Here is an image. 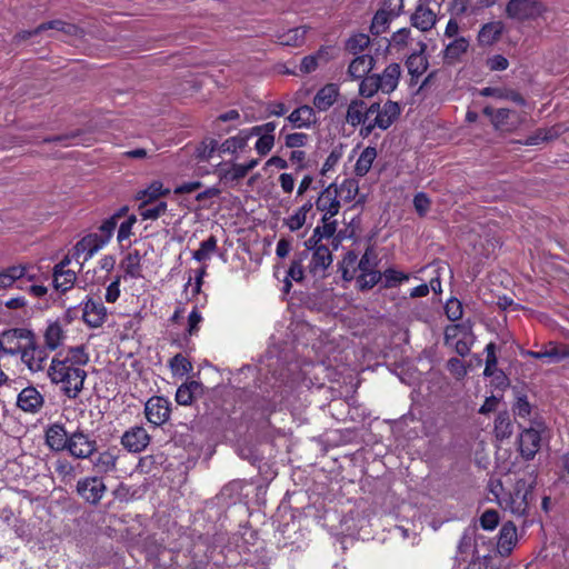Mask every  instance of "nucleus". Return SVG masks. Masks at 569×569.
<instances>
[{"label": "nucleus", "instance_id": "obj_1", "mask_svg": "<svg viewBox=\"0 0 569 569\" xmlns=\"http://www.w3.org/2000/svg\"><path fill=\"white\" fill-rule=\"evenodd\" d=\"M491 492L495 495L499 506L516 517H525L533 500V483L519 479L512 489L503 492L501 483L492 485Z\"/></svg>", "mask_w": 569, "mask_h": 569}, {"label": "nucleus", "instance_id": "obj_2", "mask_svg": "<svg viewBox=\"0 0 569 569\" xmlns=\"http://www.w3.org/2000/svg\"><path fill=\"white\" fill-rule=\"evenodd\" d=\"M49 376L54 383H61L62 390L69 398H76L83 387L86 373L82 369L73 367L68 358H53Z\"/></svg>", "mask_w": 569, "mask_h": 569}, {"label": "nucleus", "instance_id": "obj_3", "mask_svg": "<svg viewBox=\"0 0 569 569\" xmlns=\"http://www.w3.org/2000/svg\"><path fill=\"white\" fill-rule=\"evenodd\" d=\"M4 353L11 356H32L39 350L36 335L27 328H16L2 333Z\"/></svg>", "mask_w": 569, "mask_h": 569}, {"label": "nucleus", "instance_id": "obj_4", "mask_svg": "<svg viewBox=\"0 0 569 569\" xmlns=\"http://www.w3.org/2000/svg\"><path fill=\"white\" fill-rule=\"evenodd\" d=\"M485 351L487 356H496L497 352L506 355L521 353L522 356H569V349L567 347L552 341H550L543 350L523 352L522 348L511 338L499 346L490 342L486 346Z\"/></svg>", "mask_w": 569, "mask_h": 569}, {"label": "nucleus", "instance_id": "obj_5", "mask_svg": "<svg viewBox=\"0 0 569 569\" xmlns=\"http://www.w3.org/2000/svg\"><path fill=\"white\" fill-rule=\"evenodd\" d=\"M445 341L458 356H467L475 342L470 322L448 326L445 330Z\"/></svg>", "mask_w": 569, "mask_h": 569}, {"label": "nucleus", "instance_id": "obj_6", "mask_svg": "<svg viewBox=\"0 0 569 569\" xmlns=\"http://www.w3.org/2000/svg\"><path fill=\"white\" fill-rule=\"evenodd\" d=\"M276 129L277 123L274 121L248 128L249 139L257 137L253 149L259 157L268 156L273 149L276 144Z\"/></svg>", "mask_w": 569, "mask_h": 569}, {"label": "nucleus", "instance_id": "obj_7", "mask_svg": "<svg viewBox=\"0 0 569 569\" xmlns=\"http://www.w3.org/2000/svg\"><path fill=\"white\" fill-rule=\"evenodd\" d=\"M368 112L371 114L376 113V118L373 122L368 123L362 131L365 134H369L375 127L379 129L386 130L388 129L393 121L399 117L401 109L397 102L387 101L381 108L378 103H372L368 108Z\"/></svg>", "mask_w": 569, "mask_h": 569}, {"label": "nucleus", "instance_id": "obj_8", "mask_svg": "<svg viewBox=\"0 0 569 569\" xmlns=\"http://www.w3.org/2000/svg\"><path fill=\"white\" fill-rule=\"evenodd\" d=\"M546 7L538 0H510L506 7L507 16L513 20H535L542 16Z\"/></svg>", "mask_w": 569, "mask_h": 569}, {"label": "nucleus", "instance_id": "obj_9", "mask_svg": "<svg viewBox=\"0 0 569 569\" xmlns=\"http://www.w3.org/2000/svg\"><path fill=\"white\" fill-rule=\"evenodd\" d=\"M70 456L77 459H88L97 450V442L82 430L70 432L68 445L64 449Z\"/></svg>", "mask_w": 569, "mask_h": 569}, {"label": "nucleus", "instance_id": "obj_10", "mask_svg": "<svg viewBox=\"0 0 569 569\" xmlns=\"http://www.w3.org/2000/svg\"><path fill=\"white\" fill-rule=\"evenodd\" d=\"M260 162V159L252 158L243 163L224 162L220 163L217 173L221 181L231 183L243 179Z\"/></svg>", "mask_w": 569, "mask_h": 569}, {"label": "nucleus", "instance_id": "obj_11", "mask_svg": "<svg viewBox=\"0 0 569 569\" xmlns=\"http://www.w3.org/2000/svg\"><path fill=\"white\" fill-rule=\"evenodd\" d=\"M107 246L98 233H89L84 236L73 248L72 258L82 267V264L90 260L99 250Z\"/></svg>", "mask_w": 569, "mask_h": 569}, {"label": "nucleus", "instance_id": "obj_12", "mask_svg": "<svg viewBox=\"0 0 569 569\" xmlns=\"http://www.w3.org/2000/svg\"><path fill=\"white\" fill-rule=\"evenodd\" d=\"M403 0H386L383 8L372 18L370 30L375 34L385 32L390 21L398 17L402 10Z\"/></svg>", "mask_w": 569, "mask_h": 569}, {"label": "nucleus", "instance_id": "obj_13", "mask_svg": "<svg viewBox=\"0 0 569 569\" xmlns=\"http://www.w3.org/2000/svg\"><path fill=\"white\" fill-rule=\"evenodd\" d=\"M307 248L312 250L311 258L308 263V271L317 278H321L325 276L327 268L332 262V256L327 246L323 244H309L306 242Z\"/></svg>", "mask_w": 569, "mask_h": 569}, {"label": "nucleus", "instance_id": "obj_14", "mask_svg": "<svg viewBox=\"0 0 569 569\" xmlns=\"http://www.w3.org/2000/svg\"><path fill=\"white\" fill-rule=\"evenodd\" d=\"M170 401L163 397H151L144 406L147 420L154 426H162L170 418Z\"/></svg>", "mask_w": 569, "mask_h": 569}, {"label": "nucleus", "instance_id": "obj_15", "mask_svg": "<svg viewBox=\"0 0 569 569\" xmlns=\"http://www.w3.org/2000/svg\"><path fill=\"white\" fill-rule=\"evenodd\" d=\"M317 210L327 217H336L340 210V200L338 199V184L330 183L319 194L316 201Z\"/></svg>", "mask_w": 569, "mask_h": 569}, {"label": "nucleus", "instance_id": "obj_16", "mask_svg": "<svg viewBox=\"0 0 569 569\" xmlns=\"http://www.w3.org/2000/svg\"><path fill=\"white\" fill-rule=\"evenodd\" d=\"M82 305V319L87 325L98 328L106 322L108 310L101 301L88 298Z\"/></svg>", "mask_w": 569, "mask_h": 569}, {"label": "nucleus", "instance_id": "obj_17", "mask_svg": "<svg viewBox=\"0 0 569 569\" xmlns=\"http://www.w3.org/2000/svg\"><path fill=\"white\" fill-rule=\"evenodd\" d=\"M77 491L86 501L97 503L101 500L106 486L98 477H87L78 481Z\"/></svg>", "mask_w": 569, "mask_h": 569}, {"label": "nucleus", "instance_id": "obj_18", "mask_svg": "<svg viewBox=\"0 0 569 569\" xmlns=\"http://www.w3.org/2000/svg\"><path fill=\"white\" fill-rule=\"evenodd\" d=\"M249 130L248 128L240 130L237 134L223 140L218 151L220 154L228 153L238 158L240 154L249 150Z\"/></svg>", "mask_w": 569, "mask_h": 569}, {"label": "nucleus", "instance_id": "obj_19", "mask_svg": "<svg viewBox=\"0 0 569 569\" xmlns=\"http://www.w3.org/2000/svg\"><path fill=\"white\" fill-rule=\"evenodd\" d=\"M150 442L144 428L136 426L127 430L121 437V445L130 452H141Z\"/></svg>", "mask_w": 569, "mask_h": 569}, {"label": "nucleus", "instance_id": "obj_20", "mask_svg": "<svg viewBox=\"0 0 569 569\" xmlns=\"http://www.w3.org/2000/svg\"><path fill=\"white\" fill-rule=\"evenodd\" d=\"M437 14L426 1H419L411 16V23L421 31H428L435 27Z\"/></svg>", "mask_w": 569, "mask_h": 569}, {"label": "nucleus", "instance_id": "obj_21", "mask_svg": "<svg viewBox=\"0 0 569 569\" xmlns=\"http://www.w3.org/2000/svg\"><path fill=\"white\" fill-rule=\"evenodd\" d=\"M287 121L297 129H310L318 122V117L312 107L308 104L300 106L291 111Z\"/></svg>", "mask_w": 569, "mask_h": 569}, {"label": "nucleus", "instance_id": "obj_22", "mask_svg": "<svg viewBox=\"0 0 569 569\" xmlns=\"http://www.w3.org/2000/svg\"><path fill=\"white\" fill-rule=\"evenodd\" d=\"M540 430L537 428L525 429L519 437V448L522 457L532 459L540 448Z\"/></svg>", "mask_w": 569, "mask_h": 569}, {"label": "nucleus", "instance_id": "obj_23", "mask_svg": "<svg viewBox=\"0 0 569 569\" xmlns=\"http://www.w3.org/2000/svg\"><path fill=\"white\" fill-rule=\"evenodd\" d=\"M71 262V258L66 257L60 263L54 267L53 270V284L57 290L67 291L73 287L77 279L76 272L71 269H67V266Z\"/></svg>", "mask_w": 569, "mask_h": 569}, {"label": "nucleus", "instance_id": "obj_24", "mask_svg": "<svg viewBox=\"0 0 569 569\" xmlns=\"http://www.w3.org/2000/svg\"><path fill=\"white\" fill-rule=\"evenodd\" d=\"M340 94L338 84L328 83L320 88L313 97V109L319 112L328 111L337 101Z\"/></svg>", "mask_w": 569, "mask_h": 569}, {"label": "nucleus", "instance_id": "obj_25", "mask_svg": "<svg viewBox=\"0 0 569 569\" xmlns=\"http://www.w3.org/2000/svg\"><path fill=\"white\" fill-rule=\"evenodd\" d=\"M27 264L10 266L0 270V290L11 288L17 280L27 278L29 281L34 279V274H30Z\"/></svg>", "mask_w": 569, "mask_h": 569}, {"label": "nucleus", "instance_id": "obj_26", "mask_svg": "<svg viewBox=\"0 0 569 569\" xmlns=\"http://www.w3.org/2000/svg\"><path fill=\"white\" fill-rule=\"evenodd\" d=\"M69 437L70 432L61 423H52L46 429V443L51 450L64 451Z\"/></svg>", "mask_w": 569, "mask_h": 569}, {"label": "nucleus", "instance_id": "obj_27", "mask_svg": "<svg viewBox=\"0 0 569 569\" xmlns=\"http://www.w3.org/2000/svg\"><path fill=\"white\" fill-rule=\"evenodd\" d=\"M17 405L23 411L34 413L41 409L43 397L34 387H27L18 395Z\"/></svg>", "mask_w": 569, "mask_h": 569}, {"label": "nucleus", "instance_id": "obj_28", "mask_svg": "<svg viewBox=\"0 0 569 569\" xmlns=\"http://www.w3.org/2000/svg\"><path fill=\"white\" fill-rule=\"evenodd\" d=\"M517 543V528L508 521L500 529L498 538V551L501 556H508Z\"/></svg>", "mask_w": 569, "mask_h": 569}, {"label": "nucleus", "instance_id": "obj_29", "mask_svg": "<svg viewBox=\"0 0 569 569\" xmlns=\"http://www.w3.org/2000/svg\"><path fill=\"white\" fill-rule=\"evenodd\" d=\"M401 68L398 63H390L383 70L381 76H376L379 82L380 91L383 93L392 92L399 82Z\"/></svg>", "mask_w": 569, "mask_h": 569}, {"label": "nucleus", "instance_id": "obj_30", "mask_svg": "<svg viewBox=\"0 0 569 569\" xmlns=\"http://www.w3.org/2000/svg\"><path fill=\"white\" fill-rule=\"evenodd\" d=\"M483 375L490 379V385L498 390H503L509 386L507 375L498 368V358H487Z\"/></svg>", "mask_w": 569, "mask_h": 569}, {"label": "nucleus", "instance_id": "obj_31", "mask_svg": "<svg viewBox=\"0 0 569 569\" xmlns=\"http://www.w3.org/2000/svg\"><path fill=\"white\" fill-rule=\"evenodd\" d=\"M44 349L56 351L64 341L66 336L61 325L58 321L49 322L44 333Z\"/></svg>", "mask_w": 569, "mask_h": 569}, {"label": "nucleus", "instance_id": "obj_32", "mask_svg": "<svg viewBox=\"0 0 569 569\" xmlns=\"http://www.w3.org/2000/svg\"><path fill=\"white\" fill-rule=\"evenodd\" d=\"M368 108L369 107H367L362 100H352L347 108V123H349L352 127H357L361 123H365L366 120L371 114L370 112H368Z\"/></svg>", "mask_w": 569, "mask_h": 569}, {"label": "nucleus", "instance_id": "obj_33", "mask_svg": "<svg viewBox=\"0 0 569 569\" xmlns=\"http://www.w3.org/2000/svg\"><path fill=\"white\" fill-rule=\"evenodd\" d=\"M322 226H317L313 229L312 236L308 239V243H313L315 246L318 244L322 239H329L331 238L338 227V222L333 217H321Z\"/></svg>", "mask_w": 569, "mask_h": 569}, {"label": "nucleus", "instance_id": "obj_34", "mask_svg": "<svg viewBox=\"0 0 569 569\" xmlns=\"http://www.w3.org/2000/svg\"><path fill=\"white\" fill-rule=\"evenodd\" d=\"M121 268L123 269V279L132 278L139 279L142 278V266H141V256L139 251L134 250L129 252L121 261Z\"/></svg>", "mask_w": 569, "mask_h": 569}, {"label": "nucleus", "instance_id": "obj_35", "mask_svg": "<svg viewBox=\"0 0 569 569\" xmlns=\"http://www.w3.org/2000/svg\"><path fill=\"white\" fill-rule=\"evenodd\" d=\"M375 60L371 56L362 54L355 58L348 68V74L351 79H361L372 70Z\"/></svg>", "mask_w": 569, "mask_h": 569}, {"label": "nucleus", "instance_id": "obj_36", "mask_svg": "<svg viewBox=\"0 0 569 569\" xmlns=\"http://www.w3.org/2000/svg\"><path fill=\"white\" fill-rule=\"evenodd\" d=\"M312 202L307 201L297 210H295L288 218L284 219V226L289 228L290 231H297L301 229L307 222V218L309 213L312 211Z\"/></svg>", "mask_w": 569, "mask_h": 569}, {"label": "nucleus", "instance_id": "obj_37", "mask_svg": "<svg viewBox=\"0 0 569 569\" xmlns=\"http://www.w3.org/2000/svg\"><path fill=\"white\" fill-rule=\"evenodd\" d=\"M469 46V39L465 37L452 39L443 50L445 60L448 62L457 61L458 59H460L462 54H465L468 51Z\"/></svg>", "mask_w": 569, "mask_h": 569}, {"label": "nucleus", "instance_id": "obj_38", "mask_svg": "<svg viewBox=\"0 0 569 569\" xmlns=\"http://www.w3.org/2000/svg\"><path fill=\"white\" fill-rule=\"evenodd\" d=\"M505 27L501 21L486 23L479 31L478 40L480 44L490 46L501 36Z\"/></svg>", "mask_w": 569, "mask_h": 569}, {"label": "nucleus", "instance_id": "obj_39", "mask_svg": "<svg viewBox=\"0 0 569 569\" xmlns=\"http://www.w3.org/2000/svg\"><path fill=\"white\" fill-rule=\"evenodd\" d=\"M377 158V150L375 147L365 148L359 154L353 172L358 177H365L372 167L373 161Z\"/></svg>", "mask_w": 569, "mask_h": 569}, {"label": "nucleus", "instance_id": "obj_40", "mask_svg": "<svg viewBox=\"0 0 569 569\" xmlns=\"http://www.w3.org/2000/svg\"><path fill=\"white\" fill-rule=\"evenodd\" d=\"M393 373L399 377L400 381L406 385H412L419 380V373L412 368L408 358L402 359L395 365Z\"/></svg>", "mask_w": 569, "mask_h": 569}, {"label": "nucleus", "instance_id": "obj_41", "mask_svg": "<svg viewBox=\"0 0 569 569\" xmlns=\"http://www.w3.org/2000/svg\"><path fill=\"white\" fill-rule=\"evenodd\" d=\"M44 30H57V31H61V32L68 33V34H73V33H76L78 31L77 27L73 26V24L66 23V22H63L61 20H53V21H49L47 23L40 24L33 31L23 32L21 34V37L24 39V38L31 37L33 34H37V33H39L41 31H44Z\"/></svg>", "mask_w": 569, "mask_h": 569}, {"label": "nucleus", "instance_id": "obj_42", "mask_svg": "<svg viewBox=\"0 0 569 569\" xmlns=\"http://www.w3.org/2000/svg\"><path fill=\"white\" fill-rule=\"evenodd\" d=\"M118 456L111 451L106 450L100 452L93 460V466L98 472L109 473L116 470Z\"/></svg>", "mask_w": 569, "mask_h": 569}, {"label": "nucleus", "instance_id": "obj_43", "mask_svg": "<svg viewBox=\"0 0 569 569\" xmlns=\"http://www.w3.org/2000/svg\"><path fill=\"white\" fill-rule=\"evenodd\" d=\"M307 27H297L279 36V43L288 47H299L305 43Z\"/></svg>", "mask_w": 569, "mask_h": 569}, {"label": "nucleus", "instance_id": "obj_44", "mask_svg": "<svg viewBox=\"0 0 569 569\" xmlns=\"http://www.w3.org/2000/svg\"><path fill=\"white\" fill-rule=\"evenodd\" d=\"M170 192L169 189H164L161 181L151 182L146 189L139 191L138 199L144 202L146 204L151 203L153 200L158 199L161 196L168 194Z\"/></svg>", "mask_w": 569, "mask_h": 569}, {"label": "nucleus", "instance_id": "obj_45", "mask_svg": "<svg viewBox=\"0 0 569 569\" xmlns=\"http://www.w3.org/2000/svg\"><path fill=\"white\" fill-rule=\"evenodd\" d=\"M359 191V182L355 178H345L338 186V198L350 202L356 199Z\"/></svg>", "mask_w": 569, "mask_h": 569}, {"label": "nucleus", "instance_id": "obj_46", "mask_svg": "<svg viewBox=\"0 0 569 569\" xmlns=\"http://www.w3.org/2000/svg\"><path fill=\"white\" fill-rule=\"evenodd\" d=\"M407 68L412 77L421 76L428 68V60L423 53H412L407 59Z\"/></svg>", "mask_w": 569, "mask_h": 569}, {"label": "nucleus", "instance_id": "obj_47", "mask_svg": "<svg viewBox=\"0 0 569 569\" xmlns=\"http://www.w3.org/2000/svg\"><path fill=\"white\" fill-rule=\"evenodd\" d=\"M495 433L500 440L509 438L512 433V423L507 412H501L495 420Z\"/></svg>", "mask_w": 569, "mask_h": 569}, {"label": "nucleus", "instance_id": "obj_48", "mask_svg": "<svg viewBox=\"0 0 569 569\" xmlns=\"http://www.w3.org/2000/svg\"><path fill=\"white\" fill-rule=\"evenodd\" d=\"M53 469L62 481H71L77 475L74 466L64 458L57 459L53 463Z\"/></svg>", "mask_w": 569, "mask_h": 569}, {"label": "nucleus", "instance_id": "obj_49", "mask_svg": "<svg viewBox=\"0 0 569 569\" xmlns=\"http://www.w3.org/2000/svg\"><path fill=\"white\" fill-rule=\"evenodd\" d=\"M217 249V239L210 236L200 243V248L192 253V258L199 262L208 260Z\"/></svg>", "mask_w": 569, "mask_h": 569}, {"label": "nucleus", "instance_id": "obj_50", "mask_svg": "<svg viewBox=\"0 0 569 569\" xmlns=\"http://www.w3.org/2000/svg\"><path fill=\"white\" fill-rule=\"evenodd\" d=\"M140 216L143 220H154L167 211V203L159 201L153 206L142 202L139 207Z\"/></svg>", "mask_w": 569, "mask_h": 569}, {"label": "nucleus", "instance_id": "obj_51", "mask_svg": "<svg viewBox=\"0 0 569 569\" xmlns=\"http://www.w3.org/2000/svg\"><path fill=\"white\" fill-rule=\"evenodd\" d=\"M121 216H122V210L118 211L117 213H114L113 216H111L109 219L104 220L101 223L99 231L97 233L103 240H106L107 244L111 240L112 234L118 226V220L121 218Z\"/></svg>", "mask_w": 569, "mask_h": 569}, {"label": "nucleus", "instance_id": "obj_52", "mask_svg": "<svg viewBox=\"0 0 569 569\" xmlns=\"http://www.w3.org/2000/svg\"><path fill=\"white\" fill-rule=\"evenodd\" d=\"M382 274L378 270L360 272L357 277V284L361 290L373 288L380 280Z\"/></svg>", "mask_w": 569, "mask_h": 569}, {"label": "nucleus", "instance_id": "obj_53", "mask_svg": "<svg viewBox=\"0 0 569 569\" xmlns=\"http://www.w3.org/2000/svg\"><path fill=\"white\" fill-rule=\"evenodd\" d=\"M114 266H116V258L113 256H111V254L103 256L99 260L98 270H94V273H97V272L102 273V274L98 276L97 282L103 283L107 280L109 273L113 270Z\"/></svg>", "mask_w": 569, "mask_h": 569}, {"label": "nucleus", "instance_id": "obj_54", "mask_svg": "<svg viewBox=\"0 0 569 569\" xmlns=\"http://www.w3.org/2000/svg\"><path fill=\"white\" fill-rule=\"evenodd\" d=\"M381 274L385 280L386 288H392L403 281L409 280V276L407 273L398 271L393 268L386 269Z\"/></svg>", "mask_w": 569, "mask_h": 569}, {"label": "nucleus", "instance_id": "obj_55", "mask_svg": "<svg viewBox=\"0 0 569 569\" xmlns=\"http://www.w3.org/2000/svg\"><path fill=\"white\" fill-rule=\"evenodd\" d=\"M378 91L380 87L376 76L365 77L359 84V93L365 98H370Z\"/></svg>", "mask_w": 569, "mask_h": 569}, {"label": "nucleus", "instance_id": "obj_56", "mask_svg": "<svg viewBox=\"0 0 569 569\" xmlns=\"http://www.w3.org/2000/svg\"><path fill=\"white\" fill-rule=\"evenodd\" d=\"M531 409L532 407L529 403L527 396L521 392H517L516 402L513 405L515 415L520 418H529L531 415Z\"/></svg>", "mask_w": 569, "mask_h": 569}, {"label": "nucleus", "instance_id": "obj_57", "mask_svg": "<svg viewBox=\"0 0 569 569\" xmlns=\"http://www.w3.org/2000/svg\"><path fill=\"white\" fill-rule=\"evenodd\" d=\"M369 43H370V38L368 34L358 33V34L352 36L347 41V49L351 53L356 54V53L365 50L369 46Z\"/></svg>", "mask_w": 569, "mask_h": 569}, {"label": "nucleus", "instance_id": "obj_58", "mask_svg": "<svg viewBox=\"0 0 569 569\" xmlns=\"http://www.w3.org/2000/svg\"><path fill=\"white\" fill-rule=\"evenodd\" d=\"M377 264H378L377 254L375 253V251L371 248H368L365 251V253L362 254V257L358 263V269L360 270V272L372 271V270H377L376 269Z\"/></svg>", "mask_w": 569, "mask_h": 569}, {"label": "nucleus", "instance_id": "obj_59", "mask_svg": "<svg viewBox=\"0 0 569 569\" xmlns=\"http://www.w3.org/2000/svg\"><path fill=\"white\" fill-rule=\"evenodd\" d=\"M445 311L449 320L457 321L462 317L463 308L460 300L451 298L445 306Z\"/></svg>", "mask_w": 569, "mask_h": 569}, {"label": "nucleus", "instance_id": "obj_60", "mask_svg": "<svg viewBox=\"0 0 569 569\" xmlns=\"http://www.w3.org/2000/svg\"><path fill=\"white\" fill-rule=\"evenodd\" d=\"M137 222V217L134 214H130L124 221H122L118 229L117 239L121 243L124 240H128L132 234V228Z\"/></svg>", "mask_w": 569, "mask_h": 569}, {"label": "nucleus", "instance_id": "obj_61", "mask_svg": "<svg viewBox=\"0 0 569 569\" xmlns=\"http://www.w3.org/2000/svg\"><path fill=\"white\" fill-rule=\"evenodd\" d=\"M309 137L303 132L288 133L284 137V146L289 149L302 148L308 143Z\"/></svg>", "mask_w": 569, "mask_h": 569}, {"label": "nucleus", "instance_id": "obj_62", "mask_svg": "<svg viewBox=\"0 0 569 569\" xmlns=\"http://www.w3.org/2000/svg\"><path fill=\"white\" fill-rule=\"evenodd\" d=\"M512 114V111L509 109H499L496 111L495 116H492V123L496 128L501 130H511L513 126H509L508 119Z\"/></svg>", "mask_w": 569, "mask_h": 569}, {"label": "nucleus", "instance_id": "obj_63", "mask_svg": "<svg viewBox=\"0 0 569 569\" xmlns=\"http://www.w3.org/2000/svg\"><path fill=\"white\" fill-rule=\"evenodd\" d=\"M192 386H194V383H191V385H182L180 386L178 389H177V392H176V401L179 403V405H182V406H189L191 405L192 400H193V391H192Z\"/></svg>", "mask_w": 569, "mask_h": 569}, {"label": "nucleus", "instance_id": "obj_64", "mask_svg": "<svg viewBox=\"0 0 569 569\" xmlns=\"http://www.w3.org/2000/svg\"><path fill=\"white\" fill-rule=\"evenodd\" d=\"M120 282H121V276H117L107 287L106 293H104V300L108 303L116 302L120 297Z\"/></svg>", "mask_w": 569, "mask_h": 569}]
</instances>
